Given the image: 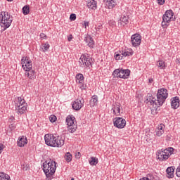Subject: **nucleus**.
Wrapping results in <instances>:
<instances>
[{
  "instance_id": "nucleus-41",
  "label": "nucleus",
  "mask_w": 180,
  "mask_h": 180,
  "mask_svg": "<svg viewBox=\"0 0 180 180\" xmlns=\"http://www.w3.org/2000/svg\"><path fill=\"white\" fill-rule=\"evenodd\" d=\"M176 174L178 178H180V166H179L176 170Z\"/></svg>"
},
{
  "instance_id": "nucleus-32",
  "label": "nucleus",
  "mask_w": 180,
  "mask_h": 180,
  "mask_svg": "<svg viewBox=\"0 0 180 180\" xmlns=\"http://www.w3.org/2000/svg\"><path fill=\"white\" fill-rule=\"evenodd\" d=\"M30 13V7L29 6H25L22 7V13L23 15H29Z\"/></svg>"
},
{
  "instance_id": "nucleus-21",
  "label": "nucleus",
  "mask_w": 180,
  "mask_h": 180,
  "mask_svg": "<svg viewBox=\"0 0 180 180\" xmlns=\"http://www.w3.org/2000/svg\"><path fill=\"white\" fill-rule=\"evenodd\" d=\"M25 75L30 79H36V72L34 70H30V71H26Z\"/></svg>"
},
{
  "instance_id": "nucleus-54",
  "label": "nucleus",
  "mask_w": 180,
  "mask_h": 180,
  "mask_svg": "<svg viewBox=\"0 0 180 180\" xmlns=\"http://www.w3.org/2000/svg\"><path fill=\"white\" fill-rule=\"evenodd\" d=\"M10 120H11L12 121L15 120V117H11Z\"/></svg>"
},
{
  "instance_id": "nucleus-34",
  "label": "nucleus",
  "mask_w": 180,
  "mask_h": 180,
  "mask_svg": "<svg viewBox=\"0 0 180 180\" xmlns=\"http://www.w3.org/2000/svg\"><path fill=\"white\" fill-rule=\"evenodd\" d=\"M122 51L115 53V60H123V56H122Z\"/></svg>"
},
{
  "instance_id": "nucleus-37",
  "label": "nucleus",
  "mask_w": 180,
  "mask_h": 180,
  "mask_svg": "<svg viewBox=\"0 0 180 180\" xmlns=\"http://www.w3.org/2000/svg\"><path fill=\"white\" fill-rule=\"evenodd\" d=\"M108 25H109V26H111V27H115V26H116V21L111 20L108 21Z\"/></svg>"
},
{
  "instance_id": "nucleus-47",
  "label": "nucleus",
  "mask_w": 180,
  "mask_h": 180,
  "mask_svg": "<svg viewBox=\"0 0 180 180\" xmlns=\"http://www.w3.org/2000/svg\"><path fill=\"white\" fill-rule=\"evenodd\" d=\"M4 148H5V146H4V144H0V154L4 151Z\"/></svg>"
},
{
  "instance_id": "nucleus-27",
  "label": "nucleus",
  "mask_w": 180,
  "mask_h": 180,
  "mask_svg": "<svg viewBox=\"0 0 180 180\" xmlns=\"http://www.w3.org/2000/svg\"><path fill=\"white\" fill-rule=\"evenodd\" d=\"M157 67L160 68V70H165V68H167V66L165 65V62L164 60H159L157 63Z\"/></svg>"
},
{
  "instance_id": "nucleus-7",
  "label": "nucleus",
  "mask_w": 180,
  "mask_h": 180,
  "mask_svg": "<svg viewBox=\"0 0 180 180\" xmlns=\"http://www.w3.org/2000/svg\"><path fill=\"white\" fill-rule=\"evenodd\" d=\"M18 102L19 103V105H17L18 113H20V115H23V113H25L27 109V103H26L25 98L22 97L18 98Z\"/></svg>"
},
{
  "instance_id": "nucleus-29",
  "label": "nucleus",
  "mask_w": 180,
  "mask_h": 180,
  "mask_svg": "<svg viewBox=\"0 0 180 180\" xmlns=\"http://www.w3.org/2000/svg\"><path fill=\"white\" fill-rule=\"evenodd\" d=\"M0 180H11V176L5 172H0Z\"/></svg>"
},
{
  "instance_id": "nucleus-30",
  "label": "nucleus",
  "mask_w": 180,
  "mask_h": 180,
  "mask_svg": "<svg viewBox=\"0 0 180 180\" xmlns=\"http://www.w3.org/2000/svg\"><path fill=\"white\" fill-rule=\"evenodd\" d=\"M89 162L90 164V165H96V164H98V158H95V157H91L90 158V160H89Z\"/></svg>"
},
{
  "instance_id": "nucleus-12",
  "label": "nucleus",
  "mask_w": 180,
  "mask_h": 180,
  "mask_svg": "<svg viewBox=\"0 0 180 180\" xmlns=\"http://www.w3.org/2000/svg\"><path fill=\"white\" fill-rule=\"evenodd\" d=\"M56 137V134H48L44 136L45 143L46 146H49V147H53L54 146V139Z\"/></svg>"
},
{
  "instance_id": "nucleus-38",
  "label": "nucleus",
  "mask_w": 180,
  "mask_h": 180,
  "mask_svg": "<svg viewBox=\"0 0 180 180\" xmlns=\"http://www.w3.org/2000/svg\"><path fill=\"white\" fill-rule=\"evenodd\" d=\"M164 129H165V125L164 124H160L158 126V130L164 131Z\"/></svg>"
},
{
  "instance_id": "nucleus-13",
  "label": "nucleus",
  "mask_w": 180,
  "mask_h": 180,
  "mask_svg": "<svg viewBox=\"0 0 180 180\" xmlns=\"http://www.w3.org/2000/svg\"><path fill=\"white\" fill-rule=\"evenodd\" d=\"M64 139L60 136H57L56 134H55V138L53 141V144L52 147H63L64 146Z\"/></svg>"
},
{
  "instance_id": "nucleus-17",
  "label": "nucleus",
  "mask_w": 180,
  "mask_h": 180,
  "mask_svg": "<svg viewBox=\"0 0 180 180\" xmlns=\"http://www.w3.org/2000/svg\"><path fill=\"white\" fill-rule=\"evenodd\" d=\"M171 106L172 109H178L179 108V97L175 96L172 98Z\"/></svg>"
},
{
  "instance_id": "nucleus-18",
  "label": "nucleus",
  "mask_w": 180,
  "mask_h": 180,
  "mask_svg": "<svg viewBox=\"0 0 180 180\" xmlns=\"http://www.w3.org/2000/svg\"><path fill=\"white\" fill-rule=\"evenodd\" d=\"M18 147H25V144H27V138L25 136H20L17 141Z\"/></svg>"
},
{
  "instance_id": "nucleus-40",
  "label": "nucleus",
  "mask_w": 180,
  "mask_h": 180,
  "mask_svg": "<svg viewBox=\"0 0 180 180\" xmlns=\"http://www.w3.org/2000/svg\"><path fill=\"white\" fill-rule=\"evenodd\" d=\"M164 131H165L158 130L156 132V136H158V137H161V136H162V134H164Z\"/></svg>"
},
{
  "instance_id": "nucleus-31",
  "label": "nucleus",
  "mask_w": 180,
  "mask_h": 180,
  "mask_svg": "<svg viewBox=\"0 0 180 180\" xmlns=\"http://www.w3.org/2000/svg\"><path fill=\"white\" fill-rule=\"evenodd\" d=\"M65 160L67 161V162H71V161L72 160V155H71L70 152H68L65 155Z\"/></svg>"
},
{
  "instance_id": "nucleus-51",
  "label": "nucleus",
  "mask_w": 180,
  "mask_h": 180,
  "mask_svg": "<svg viewBox=\"0 0 180 180\" xmlns=\"http://www.w3.org/2000/svg\"><path fill=\"white\" fill-rule=\"evenodd\" d=\"M68 41H71L72 40V34H70V36L68 37Z\"/></svg>"
},
{
  "instance_id": "nucleus-20",
  "label": "nucleus",
  "mask_w": 180,
  "mask_h": 180,
  "mask_svg": "<svg viewBox=\"0 0 180 180\" xmlns=\"http://www.w3.org/2000/svg\"><path fill=\"white\" fill-rule=\"evenodd\" d=\"M120 24L121 26H126V25H129V17L124 15L118 20V25Z\"/></svg>"
},
{
  "instance_id": "nucleus-24",
  "label": "nucleus",
  "mask_w": 180,
  "mask_h": 180,
  "mask_svg": "<svg viewBox=\"0 0 180 180\" xmlns=\"http://www.w3.org/2000/svg\"><path fill=\"white\" fill-rule=\"evenodd\" d=\"M84 79H85V78L84 77V75L79 73L76 75L77 84H84Z\"/></svg>"
},
{
  "instance_id": "nucleus-23",
  "label": "nucleus",
  "mask_w": 180,
  "mask_h": 180,
  "mask_svg": "<svg viewBox=\"0 0 180 180\" xmlns=\"http://www.w3.org/2000/svg\"><path fill=\"white\" fill-rule=\"evenodd\" d=\"M91 108H94V106H96L98 105V96L94 95L91 97V99L89 101Z\"/></svg>"
},
{
  "instance_id": "nucleus-43",
  "label": "nucleus",
  "mask_w": 180,
  "mask_h": 180,
  "mask_svg": "<svg viewBox=\"0 0 180 180\" xmlns=\"http://www.w3.org/2000/svg\"><path fill=\"white\" fill-rule=\"evenodd\" d=\"M158 5H164L165 4V0H157Z\"/></svg>"
},
{
  "instance_id": "nucleus-53",
  "label": "nucleus",
  "mask_w": 180,
  "mask_h": 180,
  "mask_svg": "<svg viewBox=\"0 0 180 180\" xmlns=\"http://www.w3.org/2000/svg\"><path fill=\"white\" fill-rule=\"evenodd\" d=\"M101 27H102V25H98L96 28V30H101Z\"/></svg>"
},
{
  "instance_id": "nucleus-48",
  "label": "nucleus",
  "mask_w": 180,
  "mask_h": 180,
  "mask_svg": "<svg viewBox=\"0 0 180 180\" xmlns=\"http://www.w3.org/2000/svg\"><path fill=\"white\" fill-rule=\"evenodd\" d=\"M127 57H130V56H133V51H126Z\"/></svg>"
},
{
  "instance_id": "nucleus-45",
  "label": "nucleus",
  "mask_w": 180,
  "mask_h": 180,
  "mask_svg": "<svg viewBox=\"0 0 180 180\" xmlns=\"http://www.w3.org/2000/svg\"><path fill=\"white\" fill-rule=\"evenodd\" d=\"M80 89H82V91H84V90L86 89V84H84V83L81 84Z\"/></svg>"
},
{
  "instance_id": "nucleus-35",
  "label": "nucleus",
  "mask_w": 180,
  "mask_h": 180,
  "mask_svg": "<svg viewBox=\"0 0 180 180\" xmlns=\"http://www.w3.org/2000/svg\"><path fill=\"white\" fill-rule=\"evenodd\" d=\"M50 49V44H49V42H46L42 45V50L44 52L48 51Z\"/></svg>"
},
{
  "instance_id": "nucleus-3",
  "label": "nucleus",
  "mask_w": 180,
  "mask_h": 180,
  "mask_svg": "<svg viewBox=\"0 0 180 180\" xmlns=\"http://www.w3.org/2000/svg\"><path fill=\"white\" fill-rule=\"evenodd\" d=\"M13 17L11 15V13L3 11L0 14V25L1 27L4 28V31L6 30V29H8V27H11V25H12V21L13 20Z\"/></svg>"
},
{
  "instance_id": "nucleus-52",
  "label": "nucleus",
  "mask_w": 180,
  "mask_h": 180,
  "mask_svg": "<svg viewBox=\"0 0 180 180\" xmlns=\"http://www.w3.org/2000/svg\"><path fill=\"white\" fill-rule=\"evenodd\" d=\"M148 82H149V84H153V82H154V79H153V78H150L148 79Z\"/></svg>"
},
{
  "instance_id": "nucleus-1",
  "label": "nucleus",
  "mask_w": 180,
  "mask_h": 180,
  "mask_svg": "<svg viewBox=\"0 0 180 180\" xmlns=\"http://www.w3.org/2000/svg\"><path fill=\"white\" fill-rule=\"evenodd\" d=\"M167 98H168V90L165 88H161L158 90L156 98L153 96H148L146 101H148L149 105L157 110L160 106L164 105V102H165Z\"/></svg>"
},
{
  "instance_id": "nucleus-16",
  "label": "nucleus",
  "mask_w": 180,
  "mask_h": 180,
  "mask_svg": "<svg viewBox=\"0 0 180 180\" xmlns=\"http://www.w3.org/2000/svg\"><path fill=\"white\" fill-rule=\"evenodd\" d=\"M84 41L87 44V46L90 47V49H94V46H95V41H94V38L91 37L89 34H86L84 37Z\"/></svg>"
},
{
  "instance_id": "nucleus-11",
  "label": "nucleus",
  "mask_w": 180,
  "mask_h": 180,
  "mask_svg": "<svg viewBox=\"0 0 180 180\" xmlns=\"http://www.w3.org/2000/svg\"><path fill=\"white\" fill-rule=\"evenodd\" d=\"M84 103H85L84 98H79L72 104V109H74V110H80L82 106H84Z\"/></svg>"
},
{
  "instance_id": "nucleus-22",
  "label": "nucleus",
  "mask_w": 180,
  "mask_h": 180,
  "mask_svg": "<svg viewBox=\"0 0 180 180\" xmlns=\"http://www.w3.org/2000/svg\"><path fill=\"white\" fill-rule=\"evenodd\" d=\"M174 169H175V167H167V169H166V172L167 174V178H174Z\"/></svg>"
},
{
  "instance_id": "nucleus-46",
  "label": "nucleus",
  "mask_w": 180,
  "mask_h": 180,
  "mask_svg": "<svg viewBox=\"0 0 180 180\" xmlns=\"http://www.w3.org/2000/svg\"><path fill=\"white\" fill-rule=\"evenodd\" d=\"M9 127L11 129V130H15V129H16V126H15L13 124H10Z\"/></svg>"
},
{
  "instance_id": "nucleus-26",
  "label": "nucleus",
  "mask_w": 180,
  "mask_h": 180,
  "mask_svg": "<svg viewBox=\"0 0 180 180\" xmlns=\"http://www.w3.org/2000/svg\"><path fill=\"white\" fill-rule=\"evenodd\" d=\"M120 74H123L122 69H115L112 72L113 78H120Z\"/></svg>"
},
{
  "instance_id": "nucleus-36",
  "label": "nucleus",
  "mask_w": 180,
  "mask_h": 180,
  "mask_svg": "<svg viewBox=\"0 0 180 180\" xmlns=\"http://www.w3.org/2000/svg\"><path fill=\"white\" fill-rule=\"evenodd\" d=\"M49 120L51 123H54L57 120V117L52 115L49 117Z\"/></svg>"
},
{
  "instance_id": "nucleus-10",
  "label": "nucleus",
  "mask_w": 180,
  "mask_h": 180,
  "mask_svg": "<svg viewBox=\"0 0 180 180\" xmlns=\"http://www.w3.org/2000/svg\"><path fill=\"white\" fill-rule=\"evenodd\" d=\"M131 44L134 47H139L141 44V35L140 34H134L131 37Z\"/></svg>"
},
{
  "instance_id": "nucleus-9",
  "label": "nucleus",
  "mask_w": 180,
  "mask_h": 180,
  "mask_svg": "<svg viewBox=\"0 0 180 180\" xmlns=\"http://www.w3.org/2000/svg\"><path fill=\"white\" fill-rule=\"evenodd\" d=\"M113 125L117 129H124L126 120L123 119V117H115L113 119Z\"/></svg>"
},
{
  "instance_id": "nucleus-33",
  "label": "nucleus",
  "mask_w": 180,
  "mask_h": 180,
  "mask_svg": "<svg viewBox=\"0 0 180 180\" xmlns=\"http://www.w3.org/2000/svg\"><path fill=\"white\" fill-rule=\"evenodd\" d=\"M163 151L165 152L167 155H169L170 157L171 155H172V154H174V148H168L165 149Z\"/></svg>"
},
{
  "instance_id": "nucleus-2",
  "label": "nucleus",
  "mask_w": 180,
  "mask_h": 180,
  "mask_svg": "<svg viewBox=\"0 0 180 180\" xmlns=\"http://www.w3.org/2000/svg\"><path fill=\"white\" fill-rule=\"evenodd\" d=\"M42 169L46 176V178H50L56 174V170L57 169V162L56 161L50 160L49 162L45 161L42 166Z\"/></svg>"
},
{
  "instance_id": "nucleus-42",
  "label": "nucleus",
  "mask_w": 180,
  "mask_h": 180,
  "mask_svg": "<svg viewBox=\"0 0 180 180\" xmlns=\"http://www.w3.org/2000/svg\"><path fill=\"white\" fill-rule=\"evenodd\" d=\"M127 52L126 51H121L122 57H127Z\"/></svg>"
},
{
  "instance_id": "nucleus-14",
  "label": "nucleus",
  "mask_w": 180,
  "mask_h": 180,
  "mask_svg": "<svg viewBox=\"0 0 180 180\" xmlns=\"http://www.w3.org/2000/svg\"><path fill=\"white\" fill-rule=\"evenodd\" d=\"M121 108H122V105H120L119 103H115V104H112V110L115 116H120Z\"/></svg>"
},
{
  "instance_id": "nucleus-50",
  "label": "nucleus",
  "mask_w": 180,
  "mask_h": 180,
  "mask_svg": "<svg viewBox=\"0 0 180 180\" xmlns=\"http://www.w3.org/2000/svg\"><path fill=\"white\" fill-rule=\"evenodd\" d=\"M84 26H85V29H86V26H89V22L84 21Z\"/></svg>"
},
{
  "instance_id": "nucleus-49",
  "label": "nucleus",
  "mask_w": 180,
  "mask_h": 180,
  "mask_svg": "<svg viewBox=\"0 0 180 180\" xmlns=\"http://www.w3.org/2000/svg\"><path fill=\"white\" fill-rule=\"evenodd\" d=\"M75 157H76V158H80L81 153H79V152L76 153H75Z\"/></svg>"
},
{
  "instance_id": "nucleus-19",
  "label": "nucleus",
  "mask_w": 180,
  "mask_h": 180,
  "mask_svg": "<svg viewBox=\"0 0 180 180\" xmlns=\"http://www.w3.org/2000/svg\"><path fill=\"white\" fill-rule=\"evenodd\" d=\"M121 72L122 73H120V75H121L120 78H122L123 79H127V78L130 77V70H124L123 68H121Z\"/></svg>"
},
{
  "instance_id": "nucleus-56",
  "label": "nucleus",
  "mask_w": 180,
  "mask_h": 180,
  "mask_svg": "<svg viewBox=\"0 0 180 180\" xmlns=\"http://www.w3.org/2000/svg\"><path fill=\"white\" fill-rule=\"evenodd\" d=\"M70 180H75V179H74V178H72Z\"/></svg>"
},
{
  "instance_id": "nucleus-57",
  "label": "nucleus",
  "mask_w": 180,
  "mask_h": 180,
  "mask_svg": "<svg viewBox=\"0 0 180 180\" xmlns=\"http://www.w3.org/2000/svg\"><path fill=\"white\" fill-rule=\"evenodd\" d=\"M178 63H179V60L177 59Z\"/></svg>"
},
{
  "instance_id": "nucleus-55",
  "label": "nucleus",
  "mask_w": 180,
  "mask_h": 180,
  "mask_svg": "<svg viewBox=\"0 0 180 180\" xmlns=\"http://www.w3.org/2000/svg\"><path fill=\"white\" fill-rule=\"evenodd\" d=\"M8 1V2H12V1H13V0H7Z\"/></svg>"
},
{
  "instance_id": "nucleus-28",
  "label": "nucleus",
  "mask_w": 180,
  "mask_h": 180,
  "mask_svg": "<svg viewBox=\"0 0 180 180\" xmlns=\"http://www.w3.org/2000/svg\"><path fill=\"white\" fill-rule=\"evenodd\" d=\"M106 5L108 6V9H113L116 5V3H115L113 0H107Z\"/></svg>"
},
{
  "instance_id": "nucleus-44",
  "label": "nucleus",
  "mask_w": 180,
  "mask_h": 180,
  "mask_svg": "<svg viewBox=\"0 0 180 180\" xmlns=\"http://www.w3.org/2000/svg\"><path fill=\"white\" fill-rule=\"evenodd\" d=\"M39 36H40L41 39H47V35H46V34H44V33H41L39 34Z\"/></svg>"
},
{
  "instance_id": "nucleus-8",
  "label": "nucleus",
  "mask_w": 180,
  "mask_h": 180,
  "mask_svg": "<svg viewBox=\"0 0 180 180\" xmlns=\"http://www.w3.org/2000/svg\"><path fill=\"white\" fill-rule=\"evenodd\" d=\"M21 64L23 70L25 71H30V70L33 68V63H32V60H30V58L27 56L22 58Z\"/></svg>"
},
{
  "instance_id": "nucleus-5",
  "label": "nucleus",
  "mask_w": 180,
  "mask_h": 180,
  "mask_svg": "<svg viewBox=\"0 0 180 180\" xmlns=\"http://www.w3.org/2000/svg\"><path fill=\"white\" fill-rule=\"evenodd\" d=\"M75 120V117L72 115H68L66 117V123L70 133H75V131H77V129H78V125H77V122Z\"/></svg>"
},
{
  "instance_id": "nucleus-25",
  "label": "nucleus",
  "mask_w": 180,
  "mask_h": 180,
  "mask_svg": "<svg viewBox=\"0 0 180 180\" xmlns=\"http://www.w3.org/2000/svg\"><path fill=\"white\" fill-rule=\"evenodd\" d=\"M97 2L95 0H91L89 2L87 3V6L89 8V9L95 10L96 9L97 6Z\"/></svg>"
},
{
  "instance_id": "nucleus-39",
  "label": "nucleus",
  "mask_w": 180,
  "mask_h": 180,
  "mask_svg": "<svg viewBox=\"0 0 180 180\" xmlns=\"http://www.w3.org/2000/svg\"><path fill=\"white\" fill-rule=\"evenodd\" d=\"M70 20H72V21L75 20V19H77V15H75V14H74V13L70 14Z\"/></svg>"
},
{
  "instance_id": "nucleus-15",
  "label": "nucleus",
  "mask_w": 180,
  "mask_h": 180,
  "mask_svg": "<svg viewBox=\"0 0 180 180\" xmlns=\"http://www.w3.org/2000/svg\"><path fill=\"white\" fill-rule=\"evenodd\" d=\"M157 155L160 161H167L169 158V155H167L164 150H158Z\"/></svg>"
},
{
  "instance_id": "nucleus-6",
  "label": "nucleus",
  "mask_w": 180,
  "mask_h": 180,
  "mask_svg": "<svg viewBox=\"0 0 180 180\" xmlns=\"http://www.w3.org/2000/svg\"><path fill=\"white\" fill-rule=\"evenodd\" d=\"M92 58L89 57L88 53H85L81 56L79 58V63H80V67L84 68V67H86V68H91L92 67Z\"/></svg>"
},
{
  "instance_id": "nucleus-4",
  "label": "nucleus",
  "mask_w": 180,
  "mask_h": 180,
  "mask_svg": "<svg viewBox=\"0 0 180 180\" xmlns=\"http://www.w3.org/2000/svg\"><path fill=\"white\" fill-rule=\"evenodd\" d=\"M173 18L174 12L172 11V10L166 11L165 13L162 16V27L163 29H167L171 20H172Z\"/></svg>"
}]
</instances>
